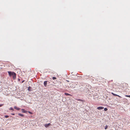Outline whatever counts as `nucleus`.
<instances>
[{
	"mask_svg": "<svg viewBox=\"0 0 130 130\" xmlns=\"http://www.w3.org/2000/svg\"><path fill=\"white\" fill-rule=\"evenodd\" d=\"M107 110H108V109L107 108H104V110L105 111H107Z\"/></svg>",
	"mask_w": 130,
	"mask_h": 130,
	"instance_id": "4468645a",
	"label": "nucleus"
},
{
	"mask_svg": "<svg viewBox=\"0 0 130 130\" xmlns=\"http://www.w3.org/2000/svg\"><path fill=\"white\" fill-rule=\"evenodd\" d=\"M24 80L22 82V83H23V82H24Z\"/></svg>",
	"mask_w": 130,
	"mask_h": 130,
	"instance_id": "aec40b11",
	"label": "nucleus"
},
{
	"mask_svg": "<svg viewBox=\"0 0 130 130\" xmlns=\"http://www.w3.org/2000/svg\"><path fill=\"white\" fill-rule=\"evenodd\" d=\"M8 73L10 76H11L13 74V72H11V71H8Z\"/></svg>",
	"mask_w": 130,
	"mask_h": 130,
	"instance_id": "f03ea898",
	"label": "nucleus"
},
{
	"mask_svg": "<svg viewBox=\"0 0 130 130\" xmlns=\"http://www.w3.org/2000/svg\"><path fill=\"white\" fill-rule=\"evenodd\" d=\"M51 124L50 123H49L48 124H45V125L44 126L45 127H48V126H49Z\"/></svg>",
	"mask_w": 130,
	"mask_h": 130,
	"instance_id": "20e7f679",
	"label": "nucleus"
},
{
	"mask_svg": "<svg viewBox=\"0 0 130 130\" xmlns=\"http://www.w3.org/2000/svg\"><path fill=\"white\" fill-rule=\"evenodd\" d=\"M104 108V107H97V109L98 110L102 109Z\"/></svg>",
	"mask_w": 130,
	"mask_h": 130,
	"instance_id": "7ed1b4c3",
	"label": "nucleus"
},
{
	"mask_svg": "<svg viewBox=\"0 0 130 130\" xmlns=\"http://www.w3.org/2000/svg\"><path fill=\"white\" fill-rule=\"evenodd\" d=\"M18 115L19 116H20L21 117H23L24 116V115H23V114H21L20 113H19L18 114Z\"/></svg>",
	"mask_w": 130,
	"mask_h": 130,
	"instance_id": "1a4fd4ad",
	"label": "nucleus"
},
{
	"mask_svg": "<svg viewBox=\"0 0 130 130\" xmlns=\"http://www.w3.org/2000/svg\"><path fill=\"white\" fill-rule=\"evenodd\" d=\"M14 108L16 109V110H20V108H18V107H17L16 106H15L14 107Z\"/></svg>",
	"mask_w": 130,
	"mask_h": 130,
	"instance_id": "423d86ee",
	"label": "nucleus"
},
{
	"mask_svg": "<svg viewBox=\"0 0 130 130\" xmlns=\"http://www.w3.org/2000/svg\"><path fill=\"white\" fill-rule=\"evenodd\" d=\"M1 105H0V107H1Z\"/></svg>",
	"mask_w": 130,
	"mask_h": 130,
	"instance_id": "412c9836",
	"label": "nucleus"
},
{
	"mask_svg": "<svg viewBox=\"0 0 130 130\" xmlns=\"http://www.w3.org/2000/svg\"><path fill=\"white\" fill-rule=\"evenodd\" d=\"M22 112L24 113H26L27 111L24 110V109H22Z\"/></svg>",
	"mask_w": 130,
	"mask_h": 130,
	"instance_id": "6e6552de",
	"label": "nucleus"
},
{
	"mask_svg": "<svg viewBox=\"0 0 130 130\" xmlns=\"http://www.w3.org/2000/svg\"><path fill=\"white\" fill-rule=\"evenodd\" d=\"M111 93L112 94H113L114 96H117L119 97H121L120 96H119L118 95H117V94H115L113 93Z\"/></svg>",
	"mask_w": 130,
	"mask_h": 130,
	"instance_id": "0eeeda50",
	"label": "nucleus"
},
{
	"mask_svg": "<svg viewBox=\"0 0 130 130\" xmlns=\"http://www.w3.org/2000/svg\"><path fill=\"white\" fill-rule=\"evenodd\" d=\"M13 76V79H15L16 78V74L14 72H13V74H12V75Z\"/></svg>",
	"mask_w": 130,
	"mask_h": 130,
	"instance_id": "f257e3e1",
	"label": "nucleus"
},
{
	"mask_svg": "<svg viewBox=\"0 0 130 130\" xmlns=\"http://www.w3.org/2000/svg\"><path fill=\"white\" fill-rule=\"evenodd\" d=\"M64 94L65 95H70V96H72V95H71V94H69V93H65Z\"/></svg>",
	"mask_w": 130,
	"mask_h": 130,
	"instance_id": "9d476101",
	"label": "nucleus"
},
{
	"mask_svg": "<svg viewBox=\"0 0 130 130\" xmlns=\"http://www.w3.org/2000/svg\"><path fill=\"white\" fill-rule=\"evenodd\" d=\"M47 81H45L44 82V85L45 87H46L47 86Z\"/></svg>",
	"mask_w": 130,
	"mask_h": 130,
	"instance_id": "39448f33",
	"label": "nucleus"
},
{
	"mask_svg": "<svg viewBox=\"0 0 130 130\" xmlns=\"http://www.w3.org/2000/svg\"><path fill=\"white\" fill-rule=\"evenodd\" d=\"M125 96L127 97H129L130 98V95H125Z\"/></svg>",
	"mask_w": 130,
	"mask_h": 130,
	"instance_id": "dca6fc26",
	"label": "nucleus"
},
{
	"mask_svg": "<svg viewBox=\"0 0 130 130\" xmlns=\"http://www.w3.org/2000/svg\"><path fill=\"white\" fill-rule=\"evenodd\" d=\"M5 117L6 118H7L9 117V116L8 115H6L5 116Z\"/></svg>",
	"mask_w": 130,
	"mask_h": 130,
	"instance_id": "f8f14e48",
	"label": "nucleus"
},
{
	"mask_svg": "<svg viewBox=\"0 0 130 130\" xmlns=\"http://www.w3.org/2000/svg\"><path fill=\"white\" fill-rule=\"evenodd\" d=\"M108 127V126L107 125H106L105 127V129H106Z\"/></svg>",
	"mask_w": 130,
	"mask_h": 130,
	"instance_id": "ddd939ff",
	"label": "nucleus"
},
{
	"mask_svg": "<svg viewBox=\"0 0 130 130\" xmlns=\"http://www.w3.org/2000/svg\"><path fill=\"white\" fill-rule=\"evenodd\" d=\"M77 100L78 101H81V100Z\"/></svg>",
	"mask_w": 130,
	"mask_h": 130,
	"instance_id": "6ab92c4d",
	"label": "nucleus"
},
{
	"mask_svg": "<svg viewBox=\"0 0 130 130\" xmlns=\"http://www.w3.org/2000/svg\"><path fill=\"white\" fill-rule=\"evenodd\" d=\"M9 109L12 111L14 110V109L12 107H11Z\"/></svg>",
	"mask_w": 130,
	"mask_h": 130,
	"instance_id": "9b49d317",
	"label": "nucleus"
},
{
	"mask_svg": "<svg viewBox=\"0 0 130 130\" xmlns=\"http://www.w3.org/2000/svg\"><path fill=\"white\" fill-rule=\"evenodd\" d=\"M53 80L55 79H56V78L55 77H53Z\"/></svg>",
	"mask_w": 130,
	"mask_h": 130,
	"instance_id": "2eb2a0df",
	"label": "nucleus"
},
{
	"mask_svg": "<svg viewBox=\"0 0 130 130\" xmlns=\"http://www.w3.org/2000/svg\"><path fill=\"white\" fill-rule=\"evenodd\" d=\"M29 113L30 114H31L32 113V112H30V111H29Z\"/></svg>",
	"mask_w": 130,
	"mask_h": 130,
	"instance_id": "f3484780",
	"label": "nucleus"
},
{
	"mask_svg": "<svg viewBox=\"0 0 130 130\" xmlns=\"http://www.w3.org/2000/svg\"><path fill=\"white\" fill-rule=\"evenodd\" d=\"M11 115H14V114L13 113H11Z\"/></svg>",
	"mask_w": 130,
	"mask_h": 130,
	"instance_id": "a211bd4d",
	"label": "nucleus"
}]
</instances>
